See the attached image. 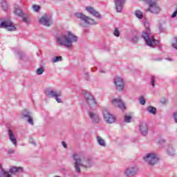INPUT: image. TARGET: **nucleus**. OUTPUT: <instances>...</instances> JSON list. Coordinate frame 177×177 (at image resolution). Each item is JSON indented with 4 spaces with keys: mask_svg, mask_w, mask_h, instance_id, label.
I'll list each match as a JSON object with an SVG mask.
<instances>
[{
    "mask_svg": "<svg viewBox=\"0 0 177 177\" xmlns=\"http://www.w3.org/2000/svg\"><path fill=\"white\" fill-rule=\"evenodd\" d=\"M84 97L89 107L88 117L91 119V121L93 124H99V122H100V115L97 111H96V109H97V102H96L95 97L91 93H86Z\"/></svg>",
    "mask_w": 177,
    "mask_h": 177,
    "instance_id": "f257e3e1",
    "label": "nucleus"
},
{
    "mask_svg": "<svg viewBox=\"0 0 177 177\" xmlns=\"http://www.w3.org/2000/svg\"><path fill=\"white\" fill-rule=\"evenodd\" d=\"M73 159L74 160L73 167L77 174H81V167L84 169H89V168L93 167V161L88 156H82L78 153H73Z\"/></svg>",
    "mask_w": 177,
    "mask_h": 177,
    "instance_id": "f03ea898",
    "label": "nucleus"
},
{
    "mask_svg": "<svg viewBox=\"0 0 177 177\" xmlns=\"http://www.w3.org/2000/svg\"><path fill=\"white\" fill-rule=\"evenodd\" d=\"M57 44L59 46H64L67 49L73 48V44L78 42V37L74 33L66 31L56 37Z\"/></svg>",
    "mask_w": 177,
    "mask_h": 177,
    "instance_id": "7ed1b4c3",
    "label": "nucleus"
},
{
    "mask_svg": "<svg viewBox=\"0 0 177 177\" xmlns=\"http://www.w3.org/2000/svg\"><path fill=\"white\" fill-rule=\"evenodd\" d=\"M142 37L144 38L147 46H150V48H155L156 45L158 44V41L154 39V36L150 32L149 27H147L146 30L142 32Z\"/></svg>",
    "mask_w": 177,
    "mask_h": 177,
    "instance_id": "20e7f679",
    "label": "nucleus"
},
{
    "mask_svg": "<svg viewBox=\"0 0 177 177\" xmlns=\"http://www.w3.org/2000/svg\"><path fill=\"white\" fill-rule=\"evenodd\" d=\"M144 161L149 165H156L160 161V156L154 152H149L143 157Z\"/></svg>",
    "mask_w": 177,
    "mask_h": 177,
    "instance_id": "39448f33",
    "label": "nucleus"
},
{
    "mask_svg": "<svg viewBox=\"0 0 177 177\" xmlns=\"http://www.w3.org/2000/svg\"><path fill=\"white\" fill-rule=\"evenodd\" d=\"M46 95L48 97L55 99L57 103H62V91H57L56 90L48 89L46 91Z\"/></svg>",
    "mask_w": 177,
    "mask_h": 177,
    "instance_id": "423d86ee",
    "label": "nucleus"
},
{
    "mask_svg": "<svg viewBox=\"0 0 177 177\" xmlns=\"http://www.w3.org/2000/svg\"><path fill=\"white\" fill-rule=\"evenodd\" d=\"M0 28H6L8 31H16L15 24L9 19H0Z\"/></svg>",
    "mask_w": 177,
    "mask_h": 177,
    "instance_id": "0eeeda50",
    "label": "nucleus"
},
{
    "mask_svg": "<svg viewBox=\"0 0 177 177\" xmlns=\"http://www.w3.org/2000/svg\"><path fill=\"white\" fill-rule=\"evenodd\" d=\"M157 1L158 0H153L148 4V12L153 13L154 15H158L161 12V8L158 6V3H157Z\"/></svg>",
    "mask_w": 177,
    "mask_h": 177,
    "instance_id": "6e6552de",
    "label": "nucleus"
},
{
    "mask_svg": "<svg viewBox=\"0 0 177 177\" xmlns=\"http://www.w3.org/2000/svg\"><path fill=\"white\" fill-rule=\"evenodd\" d=\"M75 16H76L77 19H80L85 24H97V22H96L95 19L86 17L83 13L77 12L75 14Z\"/></svg>",
    "mask_w": 177,
    "mask_h": 177,
    "instance_id": "1a4fd4ad",
    "label": "nucleus"
},
{
    "mask_svg": "<svg viewBox=\"0 0 177 177\" xmlns=\"http://www.w3.org/2000/svg\"><path fill=\"white\" fill-rule=\"evenodd\" d=\"M138 172H139V167H138L136 165H133L127 168L124 171V175H125L127 177H132L137 175Z\"/></svg>",
    "mask_w": 177,
    "mask_h": 177,
    "instance_id": "9d476101",
    "label": "nucleus"
},
{
    "mask_svg": "<svg viewBox=\"0 0 177 177\" xmlns=\"http://www.w3.org/2000/svg\"><path fill=\"white\" fill-rule=\"evenodd\" d=\"M104 120L106 124H114L116 121L115 116L114 115L110 113L109 111L104 110L103 111Z\"/></svg>",
    "mask_w": 177,
    "mask_h": 177,
    "instance_id": "9b49d317",
    "label": "nucleus"
},
{
    "mask_svg": "<svg viewBox=\"0 0 177 177\" xmlns=\"http://www.w3.org/2000/svg\"><path fill=\"white\" fill-rule=\"evenodd\" d=\"M39 23H40V24H42V26H46V27H50V26H52V24H53V22L52 21V17L48 15H43L39 19Z\"/></svg>",
    "mask_w": 177,
    "mask_h": 177,
    "instance_id": "f8f14e48",
    "label": "nucleus"
},
{
    "mask_svg": "<svg viewBox=\"0 0 177 177\" xmlns=\"http://www.w3.org/2000/svg\"><path fill=\"white\" fill-rule=\"evenodd\" d=\"M114 84L117 91H119L120 92L124 91L125 84L124 83V79H122V77H116L114 79Z\"/></svg>",
    "mask_w": 177,
    "mask_h": 177,
    "instance_id": "ddd939ff",
    "label": "nucleus"
},
{
    "mask_svg": "<svg viewBox=\"0 0 177 177\" xmlns=\"http://www.w3.org/2000/svg\"><path fill=\"white\" fill-rule=\"evenodd\" d=\"M138 129L141 135H143V136H146V135L149 133V126L145 122H142L140 123Z\"/></svg>",
    "mask_w": 177,
    "mask_h": 177,
    "instance_id": "4468645a",
    "label": "nucleus"
},
{
    "mask_svg": "<svg viewBox=\"0 0 177 177\" xmlns=\"http://www.w3.org/2000/svg\"><path fill=\"white\" fill-rule=\"evenodd\" d=\"M112 104L115 106V107H119L120 110H125V104L122 101V100L120 98H115L112 100Z\"/></svg>",
    "mask_w": 177,
    "mask_h": 177,
    "instance_id": "2eb2a0df",
    "label": "nucleus"
},
{
    "mask_svg": "<svg viewBox=\"0 0 177 177\" xmlns=\"http://www.w3.org/2000/svg\"><path fill=\"white\" fill-rule=\"evenodd\" d=\"M127 0H114L115 6L117 12L121 13L122 12V8Z\"/></svg>",
    "mask_w": 177,
    "mask_h": 177,
    "instance_id": "dca6fc26",
    "label": "nucleus"
},
{
    "mask_svg": "<svg viewBox=\"0 0 177 177\" xmlns=\"http://www.w3.org/2000/svg\"><path fill=\"white\" fill-rule=\"evenodd\" d=\"M86 10H87V12L90 13V15H92L93 16H95V17H97V19H102V15H100L99 12L95 10V8H93V7H86Z\"/></svg>",
    "mask_w": 177,
    "mask_h": 177,
    "instance_id": "f3484780",
    "label": "nucleus"
},
{
    "mask_svg": "<svg viewBox=\"0 0 177 177\" xmlns=\"http://www.w3.org/2000/svg\"><path fill=\"white\" fill-rule=\"evenodd\" d=\"M8 136L10 141L14 145V146H17V138L15 135V133H13V131L11 129H8Z\"/></svg>",
    "mask_w": 177,
    "mask_h": 177,
    "instance_id": "a211bd4d",
    "label": "nucleus"
},
{
    "mask_svg": "<svg viewBox=\"0 0 177 177\" xmlns=\"http://www.w3.org/2000/svg\"><path fill=\"white\" fill-rule=\"evenodd\" d=\"M22 118H27L26 121L30 124V125H34V121L31 118V113L27 111H24L22 113Z\"/></svg>",
    "mask_w": 177,
    "mask_h": 177,
    "instance_id": "6ab92c4d",
    "label": "nucleus"
},
{
    "mask_svg": "<svg viewBox=\"0 0 177 177\" xmlns=\"http://www.w3.org/2000/svg\"><path fill=\"white\" fill-rule=\"evenodd\" d=\"M97 143L99 145V146H101V147H106V140L103 139V138L100 136L96 137Z\"/></svg>",
    "mask_w": 177,
    "mask_h": 177,
    "instance_id": "aec40b11",
    "label": "nucleus"
},
{
    "mask_svg": "<svg viewBox=\"0 0 177 177\" xmlns=\"http://www.w3.org/2000/svg\"><path fill=\"white\" fill-rule=\"evenodd\" d=\"M21 17L22 18V21H24V23H26V24H31V18L30 17V15L28 14H24Z\"/></svg>",
    "mask_w": 177,
    "mask_h": 177,
    "instance_id": "412c9836",
    "label": "nucleus"
},
{
    "mask_svg": "<svg viewBox=\"0 0 177 177\" xmlns=\"http://www.w3.org/2000/svg\"><path fill=\"white\" fill-rule=\"evenodd\" d=\"M147 111L149 114H152L153 115H156V114H157V109L153 106H148Z\"/></svg>",
    "mask_w": 177,
    "mask_h": 177,
    "instance_id": "4be33fe9",
    "label": "nucleus"
},
{
    "mask_svg": "<svg viewBox=\"0 0 177 177\" xmlns=\"http://www.w3.org/2000/svg\"><path fill=\"white\" fill-rule=\"evenodd\" d=\"M10 172H11V174H16V172L21 173L23 172V167H13L10 169Z\"/></svg>",
    "mask_w": 177,
    "mask_h": 177,
    "instance_id": "5701e85b",
    "label": "nucleus"
},
{
    "mask_svg": "<svg viewBox=\"0 0 177 177\" xmlns=\"http://www.w3.org/2000/svg\"><path fill=\"white\" fill-rule=\"evenodd\" d=\"M14 13L15 15H16V16H18V17H21L24 15V13H23V11L19 8H15Z\"/></svg>",
    "mask_w": 177,
    "mask_h": 177,
    "instance_id": "b1692460",
    "label": "nucleus"
},
{
    "mask_svg": "<svg viewBox=\"0 0 177 177\" xmlns=\"http://www.w3.org/2000/svg\"><path fill=\"white\" fill-rule=\"evenodd\" d=\"M167 153L168 156H175V149H174V147H168L167 149Z\"/></svg>",
    "mask_w": 177,
    "mask_h": 177,
    "instance_id": "393cba45",
    "label": "nucleus"
},
{
    "mask_svg": "<svg viewBox=\"0 0 177 177\" xmlns=\"http://www.w3.org/2000/svg\"><path fill=\"white\" fill-rule=\"evenodd\" d=\"M135 16L137 17V19L142 20V19H143V12L140 11V10H136L135 11Z\"/></svg>",
    "mask_w": 177,
    "mask_h": 177,
    "instance_id": "a878e982",
    "label": "nucleus"
},
{
    "mask_svg": "<svg viewBox=\"0 0 177 177\" xmlns=\"http://www.w3.org/2000/svg\"><path fill=\"white\" fill-rule=\"evenodd\" d=\"M9 174V171H5L2 167V165H0V177H6Z\"/></svg>",
    "mask_w": 177,
    "mask_h": 177,
    "instance_id": "bb28decb",
    "label": "nucleus"
},
{
    "mask_svg": "<svg viewBox=\"0 0 177 177\" xmlns=\"http://www.w3.org/2000/svg\"><path fill=\"white\" fill-rule=\"evenodd\" d=\"M1 8L3 10H8V3H6V0H1Z\"/></svg>",
    "mask_w": 177,
    "mask_h": 177,
    "instance_id": "cd10ccee",
    "label": "nucleus"
},
{
    "mask_svg": "<svg viewBox=\"0 0 177 177\" xmlns=\"http://www.w3.org/2000/svg\"><path fill=\"white\" fill-rule=\"evenodd\" d=\"M63 57L62 56L54 57L51 59L52 63H57L58 62H62Z\"/></svg>",
    "mask_w": 177,
    "mask_h": 177,
    "instance_id": "c85d7f7f",
    "label": "nucleus"
},
{
    "mask_svg": "<svg viewBox=\"0 0 177 177\" xmlns=\"http://www.w3.org/2000/svg\"><path fill=\"white\" fill-rule=\"evenodd\" d=\"M124 121L128 124L132 121V117L131 115H124Z\"/></svg>",
    "mask_w": 177,
    "mask_h": 177,
    "instance_id": "c756f323",
    "label": "nucleus"
},
{
    "mask_svg": "<svg viewBox=\"0 0 177 177\" xmlns=\"http://www.w3.org/2000/svg\"><path fill=\"white\" fill-rule=\"evenodd\" d=\"M44 71H45V69L44 68V67H40L37 69L36 73H37V75H41L44 74Z\"/></svg>",
    "mask_w": 177,
    "mask_h": 177,
    "instance_id": "7c9ffc66",
    "label": "nucleus"
},
{
    "mask_svg": "<svg viewBox=\"0 0 177 177\" xmlns=\"http://www.w3.org/2000/svg\"><path fill=\"white\" fill-rule=\"evenodd\" d=\"M34 12H39L40 9H41V6H38V5H35L34 4L32 6Z\"/></svg>",
    "mask_w": 177,
    "mask_h": 177,
    "instance_id": "2f4dec72",
    "label": "nucleus"
},
{
    "mask_svg": "<svg viewBox=\"0 0 177 177\" xmlns=\"http://www.w3.org/2000/svg\"><path fill=\"white\" fill-rule=\"evenodd\" d=\"M139 102L140 104H142V106H145V104H146V99H145V97L143 96L140 97Z\"/></svg>",
    "mask_w": 177,
    "mask_h": 177,
    "instance_id": "473e14b6",
    "label": "nucleus"
},
{
    "mask_svg": "<svg viewBox=\"0 0 177 177\" xmlns=\"http://www.w3.org/2000/svg\"><path fill=\"white\" fill-rule=\"evenodd\" d=\"M113 35L115 37H120V30H118V28L115 29Z\"/></svg>",
    "mask_w": 177,
    "mask_h": 177,
    "instance_id": "72a5a7b5",
    "label": "nucleus"
},
{
    "mask_svg": "<svg viewBox=\"0 0 177 177\" xmlns=\"http://www.w3.org/2000/svg\"><path fill=\"white\" fill-rule=\"evenodd\" d=\"M138 41H139V37L138 36H134L132 38V42H133L134 44H136V42H138Z\"/></svg>",
    "mask_w": 177,
    "mask_h": 177,
    "instance_id": "f704fd0d",
    "label": "nucleus"
},
{
    "mask_svg": "<svg viewBox=\"0 0 177 177\" xmlns=\"http://www.w3.org/2000/svg\"><path fill=\"white\" fill-rule=\"evenodd\" d=\"M8 154H9L10 156H12V154H15V149H9L8 150Z\"/></svg>",
    "mask_w": 177,
    "mask_h": 177,
    "instance_id": "c9c22d12",
    "label": "nucleus"
},
{
    "mask_svg": "<svg viewBox=\"0 0 177 177\" xmlns=\"http://www.w3.org/2000/svg\"><path fill=\"white\" fill-rule=\"evenodd\" d=\"M176 15H177V10H176L175 12H174L173 14L171 15L172 19L176 17Z\"/></svg>",
    "mask_w": 177,
    "mask_h": 177,
    "instance_id": "e433bc0d",
    "label": "nucleus"
},
{
    "mask_svg": "<svg viewBox=\"0 0 177 177\" xmlns=\"http://www.w3.org/2000/svg\"><path fill=\"white\" fill-rule=\"evenodd\" d=\"M29 143H31V145H35V140H34L32 138H30Z\"/></svg>",
    "mask_w": 177,
    "mask_h": 177,
    "instance_id": "4c0bfd02",
    "label": "nucleus"
},
{
    "mask_svg": "<svg viewBox=\"0 0 177 177\" xmlns=\"http://www.w3.org/2000/svg\"><path fill=\"white\" fill-rule=\"evenodd\" d=\"M62 145L63 147H64V149H67V144L66 143V142L63 141L62 142Z\"/></svg>",
    "mask_w": 177,
    "mask_h": 177,
    "instance_id": "58836bf2",
    "label": "nucleus"
},
{
    "mask_svg": "<svg viewBox=\"0 0 177 177\" xmlns=\"http://www.w3.org/2000/svg\"><path fill=\"white\" fill-rule=\"evenodd\" d=\"M155 82H156V80H154V78H152L151 79V85L152 86H155Z\"/></svg>",
    "mask_w": 177,
    "mask_h": 177,
    "instance_id": "ea45409f",
    "label": "nucleus"
},
{
    "mask_svg": "<svg viewBox=\"0 0 177 177\" xmlns=\"http://www.w3.org/2000/svg\"><path fill=\"white\" fill-rule=\"evenodd\" d=\"M6 177H12V174H10L8 173V174L6 175Z\"/></svg>",
    "mask_w": 177,
    "mask_h": 177,
    "instance_id": "a19ab883",
    "label": "nucleus"
},
{
    "mask_svg": "<svg viewBox=\"0 0 177 177\" xmlns=\"http://www.w3.org/2000/svg\"><path fill=\"white\" fill-rule=\"evenodd\" d=\"M167 60H169V62H172V59L171 58H167Z\"/></svg>",
    "mask_w": 177,
    "mask_h": 177,
    "instance_id": "79ce46f5",
    "label": "nucleus"
},
{
    "mask_svg": "<svg viewBox=\"0 0 177 177\" xmlns=\"http://www.w3.org/2000/svg\"><path fill=\"white\" fill-rule=\"evenodd\" d=\"M100 73H106V71H100Z\"/></svg>",
    "mask_w": 177,
    "mask_h": 177,
    "instance_id": "37998d69",
    "label": "nucleus"
},
{
    "mask_svg": "<svg viewBox=\"0 0 177 177\" xmlns=\"http://www.w3.org/2000/svg\"><path fill=\"white\" fill-rule=\"evenodd\" d=\"M149 25V24H147V23H145V26H148Z\"/></svg>",
    "mask_w": 177,
    "mask_h": 177,
    "instance_id": "c03bdc74",
    "label": "nucleus"
},
{
    "mask_svg": "<svg viewBox=\"0 0 177 177\" xmlns=\"http://www.w3.org/2000/svg\"><path fill=\"white\" fill-rule=\"evenodd\" d=\"M82 24V26H83V27H84L85 26V25H83L82 24Z\"/></svg>",
    "mask_w": 177,
    "mask_h": 177,
    "instance_id": "a18cd8bd",
    "label": "nucleus"
},
{
    "mask_svg": "<svg viewBox=\"0 0 177 177\" xmlns=\"http://www.w3.org/2000/svg\"><path fill=\"white\" fill-rule=\"evenodd\" d=\"M159 60H161V59H159Z\"/></svg>",
    "mask_w": 177,
    "mask_h": 177,
    "instance_id": "49530a36",
    "label": "nucleus"
}]
</instances>
